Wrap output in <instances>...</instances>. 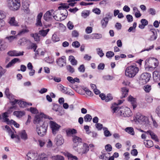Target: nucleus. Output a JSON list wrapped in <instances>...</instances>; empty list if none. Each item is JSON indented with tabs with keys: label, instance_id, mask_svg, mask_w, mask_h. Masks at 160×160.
<instances>
[{
	"label": "nucleus",
	"instance_id": "obj_1",
	"mask_svg": "<svg viewBox=\"0 0 160 160\" xmlns=\"http://www.w3.org/2000/svg\"><path fill=\"white\" fill-rule=\"evenodd\" d=\"M45 118L52 119L51 117L41 113L40 114L36 116L33 121L35 124H39L41 126L40 127H37L36 129L38 134L41 137L45 135L47 131L48 125L47 123L43 122L44 119ZM39 127V125H37Z\"/></svg>",
	"mask_w": 160,
	"mask_h": 160
},
{
	"label": "nucleus",
	"instance_id": "obj_2",
	"mask_svg": "<svg viewBox=\"0 0 160 160\" xmlns=\"http://www.w3.org/2000/svg\"><path fill=\"white\" fill-rule=\"evenodd\" d=\"M139 70L137 64L132 63L126 68L125 71V75L129 78H133L137 74Z\"/></svg>",
	"mask_w": 160,
	"mask_h": 160
},
{
	"label": "nucleus",
	"instance_id": "obj_3",
	"mask_svg": "<svg viewBox=\"0 0 160 160\" xmlns=\"http://www.w3.org/2000/svg\"><path fill=\"white\" fill-rule=\"evenodd\" d=\"M133 120L136 123H138L143 125L148 124L149 122L148 117L142 115L139 112H138L136 113L133 117Z\"/></svg>",
	"mask_w": 160,
	"mask_h": 160
},
{
	"label": "nucleus",
	"instance_id": "obj_4",
	"mask_svg": "<svg viewBox=\"0 0 160 160\" xmlns=\"http://www.w3.org/2000/svg\"><path fill=\"white\" fill-rule=\"evenodd\" d=\"M8 6L11 10H17L20 6V0H8Z\"/></svg>",
	"mask_w": 160,
	"mask_h": 160
},
{
	"label": "nucleus",
	"instance_id": "obj_5",
	"mask_svg": "<svg viewBox=\"0 0 160 160\" xmlns=\"http://www.w3.org/2000/svg\"><path fill=\"white\" fill-rule=\"evenodd\" d=\"M58 11V10L56 11L53 13V17L55 20L58 21H62L66 18L68 15V12L66 9L63 10L64 14L63 12H61L60 13H59L56 14Z\"/></svg>",
	"mask_w": 160,
	"mask_h": 160
},
{
	"label": "nucleus",
	"instance_id": "obj_6",
	"mask_svg": "<svg viewBox=\"0 0 160 160\" xmlns=\"http://www.w3.org/2000/svg\"><path fill=\"white\" fill-rule=\"evenodd\" d=\"M49 124L52 134L55 135L59 131V129L61 127L56 122L52 121H50Z\"/></svg>",
	"mask_w": 160,
	"mask_h": 160
},
{
	"label": "nucleus",
	"instance_id": "obj_7",
	"mask_svg": "<svg viewBox=\"0 0 160 160\" xmlns=\"http://www.w3.org/2000/svg\"><path fill=\"white\" fill-rule=\"evenodd\" d=\"M151 76V74L149 73H143L141 76L140 81L142 82L143 84H146L150 80Z\"/></svg>",
	"mask_w": 160,
	"mask_h": 160
},
{
	"label": "nucleus",
	"instance_id": "obj_8",
	"mask_svg": "<svg viewBox=\"0 0 160 160\" xmlns=\"http://www.w3.org/2000/svg\"><path fill=\"white\" fill-rule=\"evenodd\" d=\"M54 11L53 9L47 11L43 15V18L46 21H48L52 19L53 13Z\"/></svg>",
	"mask_w": 160,
	"mask_h": 160
},
{
	"label": "nucleus",
	"instance_id": "obj_9",
	"mask_svg": "<svg viewBox=\"0 0 160 160\" xmlns=\"http://www.w3.org/2000/svg\"><path fill=\"white\" fill-rule=\"evenodd\" d=\"M89 146L88 144L84 143L82 148L78 149L77 152L78 153L82 154L87 153L89 151Z\"/></svg>",
	"mask_w": 160,
	"mask_h": 160
},
{
	"label": "nucleus",
	"instance_id": "obj_10",
	"mask_svg": "<svg viewBox=\"0 0 160 160\" xmlns=\"http://www.w3.org/2000/svg\"><path fill=\"white\" fill-rule=\"evenodd\" d=\"M56 62L57 64L60 67H62L66 65V57L65 56H62L61 58L56 59Z\"/></svg>",
	"mask_w": 160,
	"mask_h": 160
},
{
	"label": "nucleus",
	"instance_id": "obj_11",
	"mask_svg": "<svg viewBox=\"0 0 160 160\" xmlns=\"http://www.w3.org/2000/svg\"><path fill=\"white\" fill-rule=\"evenodd\" d=\"M27 156L28 160L30 159L31 160H37L38 158L37 153L33 151L29 152Z\"/></svg>",
	"mask_w": 160,
	"mask_h": 160
},
{
	"label": "nucleus",
	"instance_id": "obj_12",
	"mask_svg": "<svg viewBox=\"0 0 160 160\" xmlns=\"http://www.w3.org/2000/svg\"><path fill=\"white\" fill-rule=\"evenodd\" d=\"M11 103L12 105L18 103L19 107L21 108H24L26 106V104H27L26 102L16 99H15L14 101H12Z\"/></svg>",
	"mask_w": 160,
	"mask_h": 160
},
{
	"label": "nucleus",
	"instance_id": "obj_13",
	"mask_svg": "<svg viewBox=\"0 0 160 160\" xmlns=\"http://www.w3.org/2000/svg\"><path fill=\"white\" fill-rule=\"evenodd\" d=\"M72 140L74 144L73 147L76 148L78 146L79 143L82 142V139L81 138L76 135H73L72 136Z\"/></svg>",
	"mask_w": 160,
	"mask_h": 160
},
{
	"label": "nucleus",
	"instance_id": "obj_14",
	"mask_svg": "<svg viewBox=\"0 0 160 160\" xmlns=\"http://www.w3.org/2000/svg\"><path fill=\"white\" fill-rule=\"evenodd\" d=\"M55 142L57 146H59L63 144L64 140L62 136L61 135H58L55 138Z\"/></svg>",
	"mask_w": 160,
	"mask_h": 160
},
{
	"label": "nucleus",
	"instance_id": "obj_15",
	"mask_svg": "<svg viewBox=\"0 0 160 160\" xmlns=\"http://www.w3.org/2000/svg\"><path fill=\"white\" fill-rule=\"evenodd\" d=\"M119 113H120V116L124 117H129L131 116L132 114V112L128 108H127V110H126L123 112L120 110L119 111Z\"/></svg>",
	"mask_w": 160,
	"mask_h": 160
},
{
	"label": "nucleus",
	"instance_id": "obj_16",
	"mask_svg": "<svg viewBox=\"0 0 160 160\" xmlns=\"http://www.w3.org/2000/svg\"><path fill=\"white\" fill-rule=\"evenodd\" d=\"M123 102V101L122 100H119L118 101V103H113L111 107V108L112 109L113 113H115L117 111H118V110L120 108L118 106Z\"/></svg>",
	"mask_w": 160,
	"mask_h": 160
},
{
	"label": "nucleus",
	"instance_id": "obj_17",
	"mask_svg": "<svg viewBox=\"0 0 160 160\" xmlns=\"http://www.w3.org/2000/svg\"><path fill=\"white\" fill-rule=\"evenodd\" d=\"M6 17V13L0 10V26L2 27L5 24L3 19Z\"/></svg>",
	"mask_w": 160,
	"mask_h": 160
},
{
	"label": "nucleus",
	"instance_id": "obj_18",
	"mask_svg": "<svg viewBox=\"0 0 160 160\" xmlns=\"http://www.w3.org/2000/svg\"><path fill=\"white\" fill-rule=\"evenodd\" d=\"M43 15V13L40 12L37 16L36 18V26H37L42 27V26L41 19Z\"/></svg>",
	"mask_w": 160,
	"mask_h": 160
},
{
	"label": "nucleus",
	"instance_id": "obj_19",
	"mask_svg": "<svg viewBox=\"0 0 160 160\" xmlns=\"http://www.w3.org/2000/svg\"><path fill=\"white\" fill-rule=\"evenodd\" d=\"M154 81L155 82L160 81V71H155L153 72Z\"/></svg>",
	"mask_w": 160,
	"mask_h": 160
},
{
	"label": "nucleus",
	"instance_id": "obj_20",
	"mask_svg": "<svg viewBox=\"0 0 160 160\" xmlns=\"http://www.w3.org/2000/svg\"><path fill=\"white\" fill-rule=\"evenodd\" d=\"M13 115L17 118H20L25 115V112L24 111H16L13 112Z\"/></svg>",
	"mask_w": 160,
	"mask_h": 160
},
{
	"label": "nucleus",
	"instance_id": "obj_21",
	"mask_svg": "<svg viewBox=\"0 0 160 160\" xmlns=\"http://www.w3.org/2000/svg\"><path fill=\"white\" fill-rule=\"evenodd\" d=\"M145 133L151 136L152 139L156 142H158L159 140L158 137L151 130H148L146 132H145Z\"/></svg>",
	"mask_w": 160,
	"mask_h": 160
},
{
	"label": "nucleus",
	"instance_id": "obj_22",
	"mask_svg": "<svg viewBox=\"0 0 160 160\" xmlns=\"http://www.w3.org/2000/svg\"><path fill=\"white\" fill-rule=\"evenodd\" d=\"M4 93L7 97L10 100H13L14 96L10 92L8 88H6Z\"/></svg>",
	"mask_w": 160,
	"mask_h": 160
},
{
	"label": "nucleus",
	"instance_id": "obj_23",
	"mask_svg": "<svg viewBox=\"0 0 160 160\" xmlns=\"http://www.w3.org/2000/svg\"><path fill=\"white\" fill-rule=\"evenodd\" d=\"M8 22L11 26H19L18 22L15 20V18L14 17L10 18Z\"/></svg>",
	"mask_w": 160,
	"mask_h": 160
},
{
	"label": "nucleus",
	"instance_id": "obj_24",
	"mask_svg": "<svg viewBox=\"0 0 160 160\" xmlns=\"http://www.w3.org/2000/svg\"><path fill=\"white\" fill-rule=\"evenodd\" d=\"M24 52H18L15 51H9L8 54L11 56H22L23 55Z\"/></svg>",
	"mask_w": 160,
	"mask_h": 160
},
{
	"label": "nucleus",
	"instance_id": "obj_25",
	"mask_svg": "<svg viewBox=\"0 0 160 160\" xmlns=\"http://www.w3.org/2000/svg\"><path fill=\"white\" fill-rule=\"evenodd\" d=\"M128 101L130 102L133 106V109H135L137 106L136 102V98L131 96H130L128 98Z\"/></svg>",
	"mask_w": 160,
	"mask_h": 160
},
{
	"label": "nucleus",
	"instance_id": "obj_26",
	"mask_svg": "<svg viewBox=\"0 0 160 160\" xmlns=\"http://www.w3.org/2000/svg\"><path fill=\"white\" fill-rule=\"evenodd\" d=\"M29 3L27 1H23L22 2V9L24 11L28 13L29 11Z\"/></svg>",
	"mask_w": 160,
	"mask_h": 160
},
{
	"label": "nucleus",
	"instance_id": "obj_27",
	"mask_svg": "<svg viewBox=\"0 0 160 160\" xmlns=\"http://www.w3.org/2000/svg\"><path fill=\"white\" fill-rule=\"evenodd\" d=\"M149 61L151 62L152 66H151L149 65V66L148 67L149 68H154L158 65V62L156 59L153 58L149 60Z\"/></svg>",
	"mask_w": 160,
	"mask_h": 160
},
{
	"label": "nucleus",
	"instance_id": "obj_28",
	"mask_svg": "<svg viewBox=\"0 0 160 160\" xmlns=\"http://www.w3.org/2000/svg\"><path fill=\"white\" fill-rule=\"evenodd\" d=\"M108 18L107 17H105L103 18L101 21L102 27L103 28H105L108 22Z\"/></svg>",
	"mask_w": 160,
	"mask_h": 160
},
{
	"label": "nucleus",
	"instance_id": "obj_29",
	"mask_svg": "<svg viewBox=\"0 0 160 160\" xmlns=\"http://www.w3.org/2000/svg\"><path fill=\"white\" fill-rule=\"evenodd\" d=\"M2 117L4 122H6L7 124H9L10 121L9 119L8 118V113L7 112H5L3 113L2 114Z\"/></svg>",
	"mask_w": 160,
	"mask_h": 160
},
{
	"label": "nucleus",
	"instance_id": "obj_30",
	"mask_svg": "<svg viewBox=\"0 0 160 160\" xmlns=\"http://www.w3.org/2000/svg\"><path fill=\"white\" fill-rule=\"evenodd\" d=\"M19 135L20 136L21 139L24 140L28 139V135L25 130L21 131L19 133Z\"/></svg>",
	"mask_w": 160,
	"mask_h": 160
},
{
	"label": "nucleus",
	"instance_id": "obj_31",
	"mask_svg": "<svg viewBox=\"0 0 160 160\" xmlns=\"http://www.w3.org/2000/svg\"><path fill=\"white\" fill-rule=\"evenodd\" d=\"M22 27L23 28V29L20 30L18 32V35H22L25 33H27L29 32V30L27 28L26 26H25L24 27L22 26Z\"/></svg>",
	"mask_w": 160,
	"mask_h": 160
},
{
	"label": "nucleus",
	"instance_id": "obj_32",
	"mask_svg": "<svg viewBox=\"0 0 160 160\" xmlns=\"http://www.w3.org/2000/svg\"><path fill=\"white\" fill-rule=\"evenodd\" d=\"M20 62L19 59L18 58H15L12 60L6 66V68H8L11 67L16 62Z\"/></svg>",
	"mask_w": 160,
	"mask_h": 160
},
{
	"label": "nucleus",
	"instance_id": "obj_33",
	"mask_svg": "<svg viewBox=\"0 0 160 160\" xmlns=\"http://www.w3.org/2000/svg\"><path fill=\"white\" fill-rule=\"evenodd\" d=\"M66 132L68 136L76 134L77 133V130L74 129H68L66 130Z\"/></svg>",
	"mask_w": 160,
	"mask_h": 160
},
{
	"label": "nucleus",
	"instance_id": "obj_34",
	"mask_svg": "<svg viewBox=\"0 0 160 160\" xmlns=\"http://www.w3.org/2000/svg\"><path fill=\"white\" fill-rule=\"evenodd\" d=\"M68 60L72 65H76L77 64V61L75 59L73 56H70L69 57Z\"/></svg>",
	"mask_w": 160,
	"mask_h": 160
},
{
	"label": "nucleus",
	"instance_id": "obj_35",
	"mask_svg": "<svg viewBox=\"0 0 160 160\" xmlns=\"http://www.w3.org/2000/svg\"><path fill=\"white\" fill-rule=\"evenodd\" d=\"M45 53V51L42 50L41 48H38L35 53V57H37L38 55L43 56Z\"/></svg>",
	"mask_w": 160,
	"mask_h": 160
},
{
	"label": "nucleus",
	"instance_id": "obj_36",
	"mask_svg": "<svg viewBox=\"0 0 160 160\" xmlns=\"http://www.w3.org/2000/svg\"><path fill=\"white\" fill-rule=\"evenodd\" d=\"M125 131L131 135H134L135 134L134 129L132 127H127L125 129Z\"/></svg>",
	"mask_w": 160,
	"mask_h": 160
},
{
	"label": "nucleus",
	"instance_id": "obj_37",
	"mask_svg": "<svg viewBox=\"0 0 160 160\" xmlns=\"http://www.w3.org/2000/svg\"><path fill=\"white\" fill-rule=\"evenodd\" d=\"M151 31L152 33L153 34L151 36L149 40L150 41L155 40L157 38V32L155 30H151Z\"/></svg>",
	"mask_w": 160,
	"mask_h": 160
},
{
	"label": "nucleus",
	"instance_id": "obj_38",
	"mask_svg": "<svg viewBox=\"0 0 160 160\" xmlns=\"http://www.w3.org/2000/svg\"><path fill=\"white\" fill-rule=\"evenodd\" d=\"M128 89H127L126 88L124 87L122 88V95L121 98H123L126 97L128 94Z\"/></svg>",
	"mask_w": 160,
	"mask_h": 160
},
{
	"label": "nucleus",
	"instance_id": "obj_39",
	"mask_svg": "<svg viewBox=\"0 0 160 160\" xmlns=\"http://www.w3.org/2000/svg\"><path fill=\"white\" fill-rule=\"evenodd\" d=\"M69 8V6L67 3H61L60 6L58 7V8L59 10L62 9V11H61L62 12H63L64 14V12L63 11V9H66Z\"/></svg>",
	"mask_w": 160,
	"mask_h": 160
},
{
	"label": "nucleus",
	"instance_id": "obj_40",
	"mask_svg": "<svg viewBox=\"0 0 160 160\" xmlns=\"http://www.w3.org/2000/svg\"><path fill=\"white\" fill-rule=\"evenodd\" d=\"M144 143L146 147L148 148H150L153 145V142L151 140H147L144 141Z\"/></svg>",
	"mask_w": 160,
	"mask_h": 160
},
{
	"label": "nucleus",
	"instance_id": "obj_41",
	"mask_svg": "<svg viewBox=\"0 0 160 160\" xmlns=\"http://www.w3.org/2000/svg\"><path fill=\"white\" fill-rule=\"evenodd\" d=\"M50 29H48L46 30H41L39 31V33L42 36L44 37L46 36Z\"/></svg>",
	"mask_w": 160,
	"mask_h": 160
},
{
	"label": "nucleus",
	"instance_id": "obj_42",
	"mask_svg": "<svg viewBox=\"0 0 160 160\" xmlns=\"http://www.w3.org/2000/svg\"><path fill=\"white\" fill-rule=\"evenodd\" d=\"M39 160H48V156L45 153L41 154L39 156Z\"/></svg>",
	"mask_w": 160,
	"mask_h": 160
},
{
	"label": "nucleus",
	"instance_id": "obj_43",
	"mask_svg": "<svg viewBox=\"0 0 160 160\" xmlns=\"http://www.w3.org/2000/svg\"><path fill=\"white\" fill-rule=\"evenodd\" d=\"M39 33H31L30 34L31 36L33 38L35 41L38 42L40 40V37L39 35Z\"/></svg>",
	"mask_w": 160,
	"mask_h": 160
},
{
	"label": "nucleus",
	"instance_id": "obj_44",
	"mask_svg": "<svg viewBox=\"0 0 160 160\" xmlns=\"http://www.w3.org/2000/svg\"><path fill=\"white\" fill-rule=\"evenodd\" d=\"M91 36L92 39H99L102 38V34L99 33H92Z\"/></svg>",
	"mask_w": 160,
	"mask_h": 160
},
{
	"label": "nucleus",
	"instance_id": "obj_45",
	"mask_svg": "<svg viewBox=\"0 0 160 160\" xmlns=\"http://www.w3.org/2000/svg\"><path fill=\"white\" fill-rule=\"evenodd\" d=\"M3 129L6 131L9 136L14 132L13 130H12L9 127L8 125L3 126Z\"/></svg>",
	"mask_w": 160,
	"mask_h": 160
},
{
	"label": "nucleus",
	"instance_id": "obj_46",
	"mask_svg": "<svg viewBox=\"0 0 160 160\" xmlns=\"http://www.w3.org/2000/svg\"><path fill=\"white\" fill-rule=\"evenodd\" d=\"M3 129L6 131L9 136L14 132L13 130H12L9 127L8 125L3 126Z\"/></svg>",
	"mask_w": 160,
	"mask_h": 160
},
{
	"label": "nucleus",
	"instance_id": "obj_47",
	"mask_svg": "<svg viewBox=\"0 0 160 160\" xmlns=\"http://www.w3.org/2000/svg\"><path fill=\"white\" fill-rule=\"evenodd\" d=\"M3 129L6 131L9 136L14 132L13 130H12L9 127L8 125L3 126Z\"/></svg>",
	"mask_w": 160,
	"mask_h": 160
},
{
	"label": "nucleus",
	"instance_id": "obj_48",
	"mask_svg": "<svg viewBox=\"0 0 160 160\" xmlns=\"http://www.w3.org/2000/svg\"><path fill=\"white\" fill-rule=\"evenodd\" d=\"M3 129L6 131L9 136L14 132L13 130H12L9 127L8 125L3 126Z\"/></svg>",
	"mask_w": 160,
	"mask_h": 160
},
{
	"label": "nucleus",
	"instance_id": "obj_49",
	"mask_svg": "<svg viewBox=\"0 0 160 160\" xmlns=\"http://www.w3.org/2000/svg\"><path fill=\"white\" fill-rule=\"evenodd\" d=\"M53 160H64V157L60 155H57L52 157Z\"/></svg>",
	"mask_w": 160,
	"mask_h": 160
},
{
	"label": "nucleus",
	"instance_id": "obj_50",
	"mask_svg": "<svg viewBox=\"0 0 160 160\" xmlns=\"http://www.w3.org/2000/svg\"><path fill=\"white\" fill-rule=\"evenodd\" d=\"M44 60L46 62L49 63H52L54 61V58L50 57L46 58Z\"/></svg>",
	"mask_w": 160,
	"mask_h": 160
},
{
	"label": "nucleus",
	"instance_id": "obj_51",
	"mask_svg": "<svg viewBox=\"0 0 160 160\" xmlns=\"http://www.w3.org/2000/svg\"><path fill=\"white\" fill-rule=\"evenodd\" d=\"M84 118L85 122H90L92 119V117L90 115L87 114L84 117Z\"/></svg>",
	"mask_w": 160,
	"mask_h": 160
},
{
	"label": "nucleus",
	"instance_id": "obj_52",
	"mask_svg": "<svg viewBox=\"0 0 160 160\" xmlns=\"http://www.w3.org/2000/svg\"><path fill=\"white\" fill-rule=\"evenodd\" d=\"M11 138L13 139L14 138H16L17 139V140L16 141V142H19L20 140V138L19 136L15 134L14 133V132H12L10 135Z\"/></svg>",
	"mask_w": 160,
	"mask_h": 160
},
{
	"label": "nucleus",
	"instance_id": "obj_53",
	"mask_svg": "<svg viewBox=\"0 0 160 160\" xmlns=\"http://www.w3.org/2000/svg\"><path fill=\"white\" fill-rule=\"evenodd\" d=\"M143 89L146 92H149L151 89V86L149 85H145L144 86Z\"/></svg>",
	"mask_w": 160,
	"mask_h": 160
},
{
	"label": "nucleus",
	"instance_id": "obj_54",
	"mask_svg": "<svg viewBox=\"0 0 160 160\" xmlns=\"http://www.w3.org/2000/svg\"><path fill=\"white\" fill-rule=\"evenodd\" d=\"M67 156L68 157V159L70 160H77L78 158L75 156L72 155V154L68 153L67 154Z\"/></svg>",
	"mask_w": 160,
	"mask_h": 160
},
{
	"label": "nucleus",
	"instance_id": "obj_55",
	"mask_svg": "<svg viewBox=\"0 0 160 160\" xmlns=\"http://www.w3.org/2000/svg\"><path fill=\"white\" fill-rule=\"evenodd\" d=\"M52 39L54 42H56L59 41V38L55 34H54L52 35Z\"/></svg>",
	"mask_w": 160,
	"mask_h": 160
},
{
	"label": "nucleus",
	"instance_id": "obj_56",
	"mask_svg": "<svg viewBox=\"0 0 160 160\" xmlns=\"http://www.w3.org/2000/svg\"><path fill=\"white\" fill-rule=\"evenodd\" d=\"M17 38V35L11 36L9 37H6L5 39L8 40L10 42H11L14 39H16Z\"/></svg>",
	"mask_w": 160,
	"mask_h": 160
},
{
	"label": "nucleus",
	"instance_id": "obj_57",
	"mask_svg": "<svg viewBox=\"0 0 160 160\" xmlns=\"http://www.w3.org/2000/svg\"><path fill=\"white\" fill-rule=\"evenodd\" d=\"M97 52V54L100 56V57H102L104 54L103 52V51L100 48H97L96 49Z\"/></svg>",
	"mask_w": 160,
	"mask_h": 160
},
{
	"label": "nucleus",
	"instance_id": "obj_58",
	"mask_svg": "<svg viewBox=\"0 0 160 160\" xmlns=\"http://www.w3.org/2000/svg\"><path fill=\"white\" fill-rule=\"evenodd\" d=\"M113 98L111 94H107V96H106V98L105 101L106 102H108L112 100Z\"/></svg>",
	"mask_w": 160,
	"mask_h": 160
},
{
	"label": "nucleus",
	"instance_id": "obj_59",
	"mask_svg": "<svg viewBox=\"0 0 160 160\" xmlns=\"http://www.w3.org/2000/svg\"><path fill=\"white\" fill-rule=\"evenodd\" d=\"M67 69L68 71L71 73H73L74 72V68L71 65H68L67 66Z\"/></svg>",
	"mask_w": 160,
	"mask_h": 160
},
{
	"label": "nucleus",
	"instance_id": "obj_60",
	"mask_svg": "<svg viewBox=\"0 0 160 160\" xmlns=\"http://www.w3.org/2000/svg\"><path fill=\"white\" fill-rule=\"evenodd\" d=\"M9 124H12L14 125V126L17 128H18L19 127V124L18 123L16 122L13 120H11L10 121Z\"/></svg>",
	"mask_w": 160,
	"mask_h": 160
},
{
	"label": "nucleus",
	"instance_id": "obj_61",
	"mask_svg": "<svg viewBox=\"0 0 160 160\" xmlns=\"http://www.w3.org/2000/svg\"><path fill=\"white\" fill-rule=\"evenodd\" d=\"M114 55V53L112 51H108L106 53V56L108 58H111Z\"/></svg>",
	"mask_w": 160,
	"mask_h": 160
},
{
	"label": "nucleus",
	"instance_id": "obj_62",
	"mask_svg": "<svg viewBox=\"0 0 160 160\" xmlns=\"http://www.w3.org/2000/svg\"><path fill=\"white\" fill-rule=\"evenodd\" d=\"M80 44L79 42L78 41H75L73 42L72 43V46L75 48H78L80 46Z\"/></svg>",
	"mask_w": 160,
	"mask_h": 160
},
{
	"label": "nucleus",
	"instance_id": "obj_63",
	"mask_svg": "<svg viewBox=\"0 0 160 160\" xmlns=\"http://www.w3.org/2000/svg\"><path fill=\"white\" fill-rule=\"evenodd\" d=\"M148 12L149 13V14L152 15L153 16L156 14V11L155 9L153 8H150L148 10Z\"/></svg>",
	"mask_w": 160,
	"mask_h": 160
},
{
	"label": "nucleus",
	"instance_id": "obj_64",
	"mask_svg": "<svg viewBox=\"0 0 160 160\" xmlns=\"http://www.w3.org/2000/svg\"><path fill=\"white\" fill-rule=\"evenodd\" d=\"M92 28L91 27H88L85 29V32L87 34L92 33Z\"/></svg>",
	"mask_w": 160,
	"mask_h": 160
}]
</instances>
